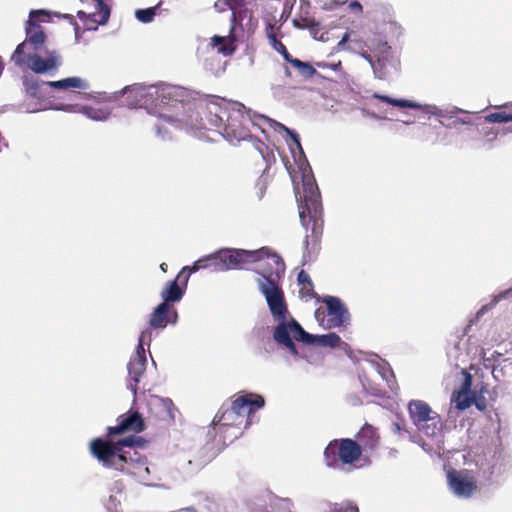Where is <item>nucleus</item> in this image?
<instances>
[{
  "instance_id": "1",
  "label": "nucleus",
  "mask_w": 512,
  "mask_h": 512,
  "mask_svg": "<svg viewBox=\"0 0 512 512\" xmlns=\"http://www.w3.org/2000/svg\"><path fill=\"white\" fill-rule=\"evenodd\" d=\"M125 96L129 108H143L149 114L157 116L156 133L162 140L171 138L170 128L182 129L183 126L201 127L203 122H193L186 118L190 93L179 86L169 84L143 85L133 84L114 92L109 100Z\"/></svg>"
},
{
  "instance_id": "2",
  "label": "nucleus",
  "mask_w": 512,
  "mask_h": 512,
  "mask_svg": "<svg viewBox=\"0 0 512 512\" xmlns=\"http://www.w3.org/2000/svg\"><path fill=\"white\" fill-rule=\"evenodd\" d=\"M186 118L203 122L201 127L183 126L182 129L193 132L202 138L203 129L215 130L230 143L246 140L250 137V126H255V117L250 110L239 102L227 101L217 96L188 101Z\"/></svg>"
},
{
  "instance_id": "3",
  "label": "nucleus",
  "mask_w": 512,
  "mask_h": 512,
  "mask_svg": "<svg viewBox=\"0 0 512 512\" xmlns=\"http://www.w3.org/2000/svg\"><path fill=\"white\" fill-rule=\"evenodd\" d=\"M46 10H31L25 23V40L20 43L11 56V61L18 67L26 65L37 74L55 70L60 65V58L55 51L45 47L46 34L37 22L45 21Z\"/></svg>"
},
{
  "instance_id": "4",
  "label": "nucleus",
  "mask_w": 512,
  "mask_h": 512,
  "mask_svg": "<svg viewBox=\"0 0 512 512\" xmlns=\"http://www.w3.org/2000/svg\"><path fill=\"white\" fill-rule=\"evenodd\" d=\"M137 441L135 436H127L116 443L95 438L90 442V452L103 466L125 472L146 484L150 469L146 458L133 449Z\"/></svg>"
},
{
  "instance_id": "5",
  "label": "nucleus",
  "mask_w": 512,
  "mask_h": 512,
  "mask_svg": "<svg viewBox=\"0 0 512 512\" xmlns=\"http://www.w3.org/2000/svg\"><path fill=\"white\" fill-rule=\"evenodd\" d=\"M264 404L265 401L261 395L254 393L241 395L229 406L221 407L213 419L214 429L232 442L242 434L243 429L251 425L255 408H262Z\"/></svg>"
},
{
  "instance_id": "6",
  "label": "nucleus",
  "mask_w": 512,
  "mask_h": 512,
  "mask_svg": "<svg viewBox=\"0 0 512 512\" xmlns=\"http://www.w3.org/2000/svg\"><path fill=\"white\" fill-rule=\"evenodd\" d=\"M298 201L299 217L301 224L308 232L305 237V247L308 249L309 238L316 243L321 234L323 227V208L321 196L318 186L313 178L303 176V192L302 194L296 193Z\"/></svg>"
},
{
  "instance_id": "7",
  "label": "nucleus",
  "mask_w": 512,
  "mask_h": 512,
  "mask_svg": "<svg viewBox=\"0 0 512 512\" xmlns=\"http://www.w3.org/2000/svg\"><path fill=\"white\" fill-rule=\"evenodd\" d=\"M367 46L371 53L363 51L360 52V56L368 61L375 77L386 79L397 71L399 61L386 41L379 39L378 42H370Z\"/></svg>"
},
{
  "instance_id": "8",
  "label": "nucleus",
  "mask_w": 512,
  "mask_h": 512,
  "mask_svg": "<svg viewBox=\"0 0 512 512\" xmlns=\"http://www.w3.org/2000/svg\"><path fill=\"white\" fill-rule=\"evenodd\" d=\"M264 250H245L235 248H222L209 254L213 259L215 271H229L248 269L257 259H260Z\"/></svg>"
},
{
  "instance_id": "9",
  "label": "nucleus",
  "mask_w": 512,
  "mask_h": 512,
  "mask_svg": "<svg viewBox=\"0 0 512 512\" xmlns=\"http://www.w3.org/2000/svg\"><path fill=\"white\" fill-rule=\"evenodd\" d=\"M272 336L278 346L286 349L295 357L299 355L295 341L305 344V339L308 337L307 331L303 329L300 323L292 315L276 322Z\"/></svg>"
},
{
  "instance_id": "10",
  "label": "nucleus",
  "mask_w": 512,
  "mask_h": 512,
  "mask_svg": "<svg viewBox=\"0 0 512 512\" xmlns=\"http://www.w3.org/2000/svg\"><path fill=\"white\" fill-rule=\"evenodd\" d=\"M259 250L265 252L260 259L254 262L257 264L255 271L258 274L256 279L258 287L280 285V280L285 273L284 261L276 253H271L267 247H262Z\"/></svg>"
},
{
  "instance_id": "11",
  "label": "nucleus",
  "mask_w": 512,
  "mask_h": 512,
  "mask_svg": "<svg viewBox=\"0 0 512 512\" xmlns=\"http://www.w3.org/2000/svg\"><path fill=\"white\" fill-rule=\"evenodd\" d=\"M410 418L419 431L426 436H434L439 430V416L421 400H412L408 405Z\"/></svg>"
},
{
  "instance_id": "12",
  "label": "nucleus",
  "mask_w": 512,
  "mask_h": 512,
  "mask_svg": "<svg viewBox=\"0 0 512 512\" xmlns=\"http://www.w3.org/2000/svg\"><path fill=\"white\" fill-rule=\"evenodd\" d=\"M362 450L360 445L352 439L334 440L328 444L324 456L328 466H335L338 458L344 464H351L359 459Z\"/></svg>"
},
{
  "instance_id": "13",
  "label": "nucleus",
  "mask_w": 512,
  "mask_h": 512,
  "mask_svg": "<svg viewBox=\"0 0 512 512\" xmlns=\"http://www.w3.org/2000/svg\"><path fill=\"white\" fill-rule=\"evenodd\" d=\"M372 97L394 107L419 109L429 116H436L438 118H452L457 113H468L467 111H464L458 107H452L451 109L443 110L433 104H420L412 100L395 99L386 95H381L379 93H374Z\"/></svg>"
},
{
  "instance_id": "14",
  "label": "nucleus",
  "mask_w": 512,
  "mask_h": 512,
  "mask_svg": "<svg viewBox=\"0 0 512 512\" xmlns=\"http://www.w3.org/2000/svg\"><path fill=\"white\" fill-rule=\"evenodd\" d=\"M85 10H79L77 16L84 23L86 30H96L105 25L110 17V8L103 0H80Z\"/></svg>"
},
{
  "instance_id": "15",
  "label": "nucleus",
  "mask_w": 512,
  "mask_h": 512,
  "mask_svg": "<svg viewBox=\"0 0 512 512\" xmlns=\"http://www.w3.org/2000/svg\"><path fill=\"white\" fill-rule=\"evenodd\" d=\"M26 91L27 94L35 99H39L42 96L45 87H51L55 89L67 90V89H82L86 90L89 88V83L81 77H68L58 81H38V80H26Z\"/></svg>"
},
{
  "instance_id": "16",
  "label": "nucleus",
  "mask_w": 512,
  "mask_h": 512,
  "mask_svg": "<svg viewBox=\"0 0 512 512\" xmlns=\"http://www.w3.org/2000/svg\"><path fill=\"white\" fill-rule=\"evenodd\" d=\"M260 293L264 296L270 314L274 322L283 320L291 316L285 300L284 292L281 285L278 286H261L258 287Z\"/></svg>"
},
{
  "instance_id": "17",
  "label": "nucleus",
  "mask_w": 512,
  "mask_h": 512,
  "mask_svg": "<svg viewBox=\"0 0 512 512\" xmlns=\"http://www.w3.org/2000/svg\"><path fill=\"white\" fill-rule=\"evenodd\" d=\"M449 489L458 498H469L477 489L475 478L465 470H451L447 473Z\"/></svg>"
},
{
  "instance_id": "18",
  "label": "nucleus",
  "mask_w": 512,
  "mask_h": 512,
  "mask_svg": "<svg viewBox=\"0 0 512 512\" xmlns=\"http://www.w3.org/2000/svg\"><path fill=\"white\" fill-rule=\"evenodd\" d=\"M322 302L326 305L328 328L340 327L349 319V313L342 301L335 296H324Z\"/></svg>"
},
{
  "instance_id": "19",
  "label": "nucleus",
  "mask_w": 512,
  "mask_h": 512,
  "mask_svg": "<svg viewBox=\"0 0 512 512\" xmlns=\"http://www.w3.org/2000/svg\"><path fill=\"white\" fill-rule=\"evenodd\" d=\"M189 281V274L178 273L174 280L168 281L161 291L163 303L171 304L181 301Z\"/></svg>"
},
{
  "instance_id": "20",
  "label": "nucleus",
  "mask_w": 512,
  "mask_h": 512,
  "mask_svg": "<svg viewBox=\"0 0 512 512\" xmlns=\"http://www.w3.org/2000/svg\"><path fill=\"white\" fill-rule=\"evenodd\" d=\"M462 383L459 390L453 394L452 401L459 410H465L476 402V394L471 390L472 376L465 368L461 371Z\"/></svg>"
},
{
  "instance_id": "21",
  "label": "nucleus",
  "mask_w": 512,
  "mask_h": 512,
  "mask_svg": "<svg viewBox=\"0 0 512 512\" xmlns=\"http://www.w3.org/2000/svg\"><path fill=\"white\" fill-rule=\"evenodd\" d=\"M144 430V420L137 411L119 417V424L107 428L108 436L118 435L126 431L141 432Z\"/></svg>"
},
{
  "instance_id": "22",
  "label": "nucleus",
  "mask_w": 512,
  "mask_h": 512,
  "mask_svg": "<svg viewBox=\"0 0 512 512\" xmlns=\"http://www.w3.org/2000/svg\"><path fill=\"white\" fill-rule=\"evenodd\" d=\"M178 313L171 304L161 302L151 313L149 324L154 329H164L167 323L175 324Z\"/></svg>"
},
{
  "instance_id": "23",
  "label": "nucleus",
  "mask_w": 512,
  "mask_h": 512,
  "mask_svg": "<svg viewBox=\"0 0 512 512\" xmlns=\"http://www.w3.org/2000/svg\"><path fill=\"white\" fill-rule=\"evenodd\" d=\"M368 363L372 368L381 376V378L387 383L390 390L397 393L398 386L396 384L395 375L388 362L379 358L377 355H371L367 359Z\"/></svg>"
},
{
  "instance_id": "24",
  "label": "nucleus",
  "mask_w": 512,
  "mask_h": 512,
  "mask_svg": "<svg viewBox=\"0 0 512 512\" xmlns=\"http://www.w3.org/2000/svg\"><path fill=\"white\" fill-rule=\"evenodd\" d=\"M307 336L305 339V344L307 345H316L319 347H329V348H339L342 350H347V343L343 342L339 335L336 333H328L323 335H314L307 332Z\"/></svg>"
},
{
  "instance_id": "25",
  "label": "nucleus",
  "mask_w": 512,
  "mask_h": 512,
  "mask_svg": "<svg viewBox=\"0 0 512 512\" xmlns=\"http://www.w3.org/2000/svg\"><path fill=\"white\" fill-rule=\"evenodd\" d=\"M147 360L140 359L139 357H131L128 363V388L135 395L137 391V385L141 381L142 376L146 370Z\"/></svg>"
},
{
  "instance_id": "26",
  "label": "nucleus",
  "mask_w": 512,
  "mask_h": 512,
  "mask_svg": "<svg viewBox=\"0 0 512 512\" xmlns=\"http://www.w3.org/2000/svg\"><path fill=\"white\" fill-rule=\"evenodd\" d=\"M353 32H346L341 40L337 44L338 50H349L351 52L357 53L360 55V52L368 51L371 53L368 49L367 44L370 42H378L376 39L368 40L367 42H362L360 39L356 37H352Z\"/></svg>"
},
{
  "instance_id": "27",
  "label": "nucleus",
  "mask_w": 512,
  "mask_h": 512,
  "mask_svg": "<svg viewBox=\"0 0 512 512\" xmlns=\"http://www.w3.org/2000/svg\"><path fill=\"white\" fill-rule=\"evenodd\" d=\"M147 405L151 410L154 408L158 409V411L156 412V415L161 419L174 418L173 411H172L173 403L168 398H162L159 396H150V398L147 402Z\"/></svg>"
},
{
  "instance_id": "28",
  "label": "nucleus",
  "mask_w": 512,
  "mask_h": 512,
  "mask_svg": "<svg viewBox=\"0 0 512 512\" xmlns=\"http://www.w3.org/2000/svg\"><path fill=\"white\" fill-rule=\"evenodd\" d=\"M378 434L375 428L369 424H365L357 435V443L361 449L373 450L378 444Z\"/></svg>"
},
{
  "instance_id": "29",
  "label": "nucleus",
  "mask_w": 512,
  "mask_h": 512,
  "mask_svg": "<svg viewBox=\"0 0 512 512\" xmlns=\"http://www.w3.org/2000/svg\"><path fill=\"white\" fill-rule=\"evenodd\" d=\"M275 124L279 127L280 130L285 131L290 136L291 142L289 143V146H290V149H291L294 159L297 160V154L299 156V159L305 158L304 151H303L301 143H300L299 135L295 131L290 130L289 128L284 126L283 124H280V123H275Z\"/></svg>"
},
{
  "instance_id": "30",
  "label": "nucleus",
  "mask_w": 512,
  "mask_h": 512,
  "mask_svg": "<svg viewBox=\"0 0 512 512\" xmlns=\"http://www.w3.org/2000/svg\"><path fill=\"white\" fill-rule=\"evenodd\" d=\"M79 112L94 121H106L111 115L107 108H94L92 106H80Z\"/></svg>"
},
{
  "instance_id": "31",
  "label": "nucleus",
  "mask_w": 512,
  "mask_h": 512,
  "mask_svg": "<svg viewBox=\"0 0 512 512\" xmlns=\"http://www.w3.org/2000/svg\"><path fill=\"white\" fill-rule=\"evenodd\" d=\"M287 62L290 63L292 67L295 68L304 78H311L316 74V69L308 62H303L293 57L288 59Z\"/></svg>"
},
{
  "instance_id": "32",
  "label": "nucleus",
  "mask_w": 512,
  "mask_h": 512,
  "mask_svg": "<svg viewBox=\"0 0 512 512\" xmlns=\"http://www.w3.org/2000/svg\"><path fill=\"white\" fill-rule=\"evenodd\" d=\"M152 340V333L150 330H144L141 332L136 351L132 357H139L140 359L147 360L144 345H150Z\"/></svg>"
},
{
  "instance_id": "33",
  "label": "nucleus",
  "mask_w": 512,
  "mask_h": 512,
  "mask_svg": "<svg viewBox=\"0 0 512 512\" xmlns=\"http://www.w3.org/2000/svg\"><path fill=\"white\" fill-rule=\"evenodd\" d=\"M208 266H213V259L209 257V255L204 256L193 263L192 266H184L179 273H183V275L197 272L200 269L207 268Z\"/></svg>"
},
{
  "instance_id": "34",
  "label": "nucleus",
  "mask_w": 512,
  "mask_h": 512,
  "mask_svg": "<svg viewBox=\"0 0 512 512\" xmlns=\"http://www.w3.org/2000/svg\"><path fill=\"white\" fill-rule=\"evenodd\" d=\"M157 9L158 5L146 9H137L135 11V17L142 23H150L154 19Z\"/></svg>"
},
{
  "instance_id": "35",
  "label": "nucleus",
  "mask_w": 512,
  "mask_h": 512,
  "mask_svg": "<svg viewBox=\"0 0 512 512\" xmlns=\"http://www.w3.org/2000/svg\"><path fill=\"white\" fill-rule=\"evenodd\" d=\"M226 38L222 36L215 35L211 38V45L214 48L218 49V53H222L223 55H231L233 53V49L225 45Z\"/></svg>"
},
{
  "instance_id": "36",
  "label": "nucleus",
  "mask_w": 512,
  "mask_h": 512,
  "mask_svg": "<svg viewBox=\"0 0 512 512\" xmlns=\"http://www.w3.org/2000/svg\"><path fill=\"white\" fill-rule=\"evenodd\" d=\"M238 0H217L214 3V8L218 12H224L228 9L234 10Z\"/></svg>"
},
{
  "instance_id": "37",
  "label": "nucleus",
  "mask_w": 512,
  "mask_h": 512,
  "mask_svg": "<svg viewBox=\"0 0 512 512\" xmlns=\"http://www.w3.org/2000/svg\"><path fill=\"white\" fill-rule=\"evenodd\" d=\"M462 341L460 340L455 346L448 352L449 356L455 355L456 365L465 364L467 362V355H457V351L461 349Z\"/></svg>"
},
{
  "instance_id": "38",
  "label": "nucleus",
  "mask_w": 512,
  "mask_h": 512,
  "mask_svg": "<svg viewBox=\"0 0 512 512\" xmlns=\"http://www.w3.org/2000/svg\"><path fill=\"white\" fill-rule=\"evenodd\" d=\"M271 43H272V46L274 47V49L276 51H278L280 54H282L283 58L288 61V59H290L292 56L289 54V52L287 51L285 45L278 41L275 37H272L271 38Z\"/></svg>"
},
{
  "instance_id": "39",
  "label": "nucleus",
  "mask_w": 512,
  "mask_h": 512,
  "mask_svg": "<svg viewBox=\"0 0 512 512\" xmlns=\"http://www.w3.org/2000/svg\"><path fill=\"white\" fill-rule=\"evenodd\" d=\"M24 109L27 113H35L39 111H43L46 109L45 105L42 102H26L24 104Z\"/></svg>"
},
{
  "instance_id": "40",
  "label": "nucleus",
  "mask_w": 512,
  "mask_h": 512,
  "mask_svg": "<svg viewBox=\"0 0 512 512\" xmlns=\"http://www.w3.org/2000/svg\"><path fill=\"white\" fill-rule=\"evenodd\" d=\"M297 280H298L299 284H302V285H306L307 284L310 288H312V286H313L312 281H311L309 275L304 270H301L298 273Z\"/></svg>"
},
{
  "instance_id": "41",
  "label": "nucleus",
  "mask_w": 512,
  "mask_h": 512,
  "mask_svg": "<svg viewBox=\"0 0 512 512\" xmlns=\"http://www.w3.org/2000/svg\"><path fill=\"white\" fill-rule=\"evenodd\" d=\"M78 105H72V104H60L56 107H54L55 110H61L66 112H79Z\"/></svg>"
},
{
  "instance_id": "42",
  "label": "nucleus",
  "mask_w": 512,
  "mask_h": 512,
  "mask_svg": "<svg viewBox=\"0 0 512 512\" xmlns=\"http://www.w3.org/2000/svg\"><path fill=\"white\" fill-rule=\"evenodd\" d=\"M332 512H359V510L356 505L347 503L343 508L334 509Z\"/></svg>"
},
{
  "instance_id": "43",
  "label": "nucleus",
  "mask_w": 512,
  "mask_h": 512,
  "mask_svg": "<svg viewBox=\"0 0 512 512\" xmlns=\"http://www.w3.org/2000/svg\"><path fill=\"white\" fill-rule=\"evenodd\" d=\"M317 66L320 67V68H329L333 71H338L340 70L341 68V62H337V63H334V64H328V63H325V62H321V63H317Z\"/></svg>"
},
{
  "instance_id": "44",
  "label": "nucleus",
  "mask_w": 512,
  "mask_h": 512,
  "mask_svg": "<svg viewBox=\"0 0 512 512\" xmlns=\"http://www.w3.org/2000/svg\"><path fill=\"white\" fill-rule=\"evenodd\" d=\"M59 17L63 18V19H67L69 20L73 25H74V29H75V34H76V38L78 37V31H79V26L78 24L74 21V17L70 14H63V15H60L58 14Z\"/></svg>"
},
{
  "instance_id": "45",
  "label": "nucleus",
  "mask_w": 512,
  "mask_h": 512,
  "mask_svg": "<svg viewBox=\"0 0 512 512\" xmlns=\"http://www.w3.org/2000/svg\"><path fill=\"white\" fill-rule=\"evenodd\" d=\"M512 292V287L510 289H507L506 291H504L503 293L499 294L498 296L495 297V299L493 300V303L492 305L496 304L497 302H499L500 300L504 299L507 297L508 294H510Z\"/></svg>"
},
{
  "instance_id": "46",
  "label": "nucleus",
  "mask_w": 512,
  "mask_h": 512,
  "mask_svg": "<svg viewBox=\"0 0 512 512\" xmlns=\"http://www.w3.org/2000/svg\"><path fill=\"white\" fill-rule=\"evenodd\" d=\"M349 9L351 11H355V12H361L362 11V5L360 4V2L358 1H352L350 4H349Z\"/></svg>"
},
{
  "instance_id": "47",
  "label": "nucleus",
  "mask_w": 512,
  "mask_h": 512,
  "mask_svg": "<svg viewBox=\"0 0 512 512\" xmlns=\"http://www.w3.org/2000/svg\"><path fill=\"white\" fill-rule=\"evenodd\" d=\"M457 124H463V125H472V121L468 118H456L453 122V125H457Z\"/></svg>"
},
{
  "instance_id": "48",
  "label": "nucleus",
  "mask_w": 512,
  "mask_h": 512,
  "mask_svg": "<svg viewBox=\"0 0 512 512\" xmlns=\"http://www.w3.org/2000/svg\"><path fill=\"white\" fill-rule=\"evenodd\" d=\"M492 373H493L494 378L498 379L499 376L503 375V368L494 367Z\"/></svg>"
},
{
  "instance_id": "49",
  "label": "nucleus",
  "mask_w": 512,
  "mask_h": 512,
  "mask_svg": "<svg viewBox=\"0 0 512 512\" xmlns=\"http://www.w3.org/2000/svg\"><path fill=\"white\" fill-rule=\"evenodd\" d=\"M488 309V306H483L479 311H478V315H482L486 310Z\"/></svg>"
},
{
  "instance_id": "50",
  "label": "nucleus",
  "mask_w": 512,
  "mask_h": 512,
  "mask_svg": "<svg viewBox=\"0 0 512 512\" xmlns=\"http://www.w3.org/2000/svg\"><path fill=\"white\" fill-rule=\"evenodd\" d=\"M160 269L163 271V272H166L167 271V264L166 263H162L160 265Z\"/></svg>"
},
{
  "instance_id": "51",
  "label": "nucleus",
  "mask_w": 512,
  "mask_h": 512,
  "mask_svg": "<svg viewBox=\"0 0 512 512\" xmlns=\"http://www.w3.org/2000/svg\"><path fill=\"white\" fill-rule=\"evenodd\" d=\"M296 161H299V162L302 161L303 163H300V166H303V164H305V162H306V158L299 159V156L297 155V160Z\"/></svg>"
},
{
  "instance_id": "52",
  "label": "nucleus",
  "mask_w": 512,
  "mask_h": 512,
  "mask_svg": "<svg viewBox=\"0 0 512 512\" xmlns=\"http://www.w3.org/2000/svg\"><path fill=\"white\" fill-rule=\"evenodd\" d=\"M258 119L260 120H264V121H270V119H268L267 117L265 116H259Z\"/></svg>"
},
{
  "instance_id": "53",
  "label": "nucleus",
  "mask_w": 512,
  "mask_h": 512,
  "mask_svg": "<svg viewBox=\"0 0 512 512\" xmlns=\"http://www.w3.org/2000/svg\"><path fill=\"white\" fill-rule=\"evenodd\" d=\"M294 25H295L296 27H300V26L297 24V21H296V20H294Z\"/></svg>"
},
{
  "instance_id": "54",
  "label": "nucleus",
  "mask_w": 512,
  "mask_h": 512,
  "mask_svg": "<svg viewBox=\"0 0 512 512\" xmlns=\"http://www.w3.org/2000/svg\"><path fill=\"white\" fill-rule=\"evenodd\" d=\"M315 315L318 318V316H319V311L318 310L315 312Z\"/></svg>"
},
{
  "instance_id": "55",
  "label": "nucleus",
  "mask_w": 512,
  "mask_h": 512,
  "mask_svg": "<svg viewBox=\"0 0 512 512\" xmlns=\"http://www.w3.org/2000/svg\"><path fill=\"white\" fill-rule=\"evenodd\" d=\"M395 427H396V430H399V429H400V427H399V425H398V424H395Z\"/></svg>"
}]
</instances>
